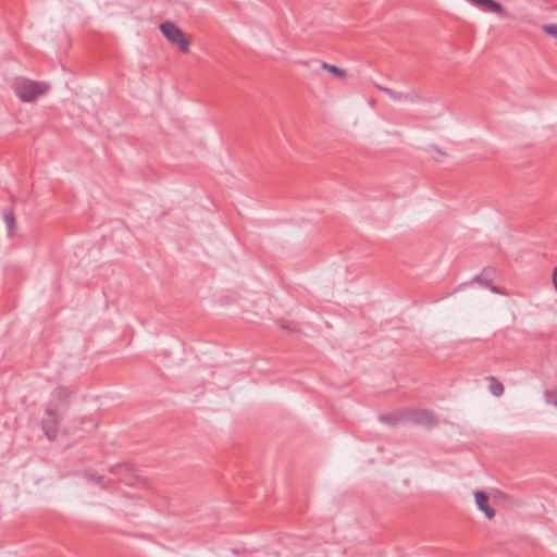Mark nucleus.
I'll use <instances>...</instances> for the list:
<instances>
[{"label":"nucleus","instance_id":"obj_6","mask_svg":"<svg viewBox=\"0 0 557 557\" xmlns=\"http://www.w3.org/2000/svg\"><path fill=\"white\" fill-rule=\"evenodd\" d=\"M376 88L385 92L392 100H407L411 102H416L420 100V95L417 91L413 92H397L388 87H384L381 85H376Z\"/></svg>","mask_w":557,"mask_h":557},{"label":"nucleus","instance_id":"obj_11","mask_svg":"<svg viewBox=\"0 0 557 557\" xmlns=\"http://www.w3.org/2000/svg\"><path fill=\"white\" fill-rule=\"evenodd\" d=\"M487 381L490 382V392L494 395V396H500L503 395L504 393V385L502 382H499L496 377L494 376H487Z\"/></svg>","mask_w":557,"mask_h":557},{"label":"nucleus","instance_id":"obj_17","mask_svg":"<svg viewBox=\"0 0 557 557\" xmlns=\"http://www.w3.org/2000/svg\"><path fill=\"white\" fill-rule=\"evenodd\" d=\"M552 281L555 289L557 290V267L553 271Z\"/></svg>","mask_w":557,"mask_h":557},{"label":"nucleus","instance_id":"obj_13","mask_svg":"<svg viewBox=\"0 0 557 557\" xmlns=\"http://www.w3.org/2000/svg\"><path fill=\"white\" fill-rule=\"evenodd\" d=\"M84 476L96 483L97 485H99L102 490H106L107 488V484H106V481H104V478L102 475H98L97 473L95 472H91V471H85L84 472Z\"/></svg>","mask_w":557,"mask_h":557},{"label":"nucleus","instance_id":"obj_5","mask_svg":"<svg viewBox=\"0 0 557 557\" xmlns=\"http://www.w3.org/2000/svg\"><path fill=\"white\" fill-rule=\"evenodd\" d=\"M110 473L120 475L121 480L127 485H135L138 481V475L135 473L134 468L129 463H117L110 468Z\"/></svg>","mask_w":557,"mask_h":557},{"label":"nucleus","instance_id":"obj_16","mask_svg":"<svg viewBox=\"0 0 557 557\" xmlns=\"http://www.w3.org/2000/svg\"><path fill=\"white\" fill-rule=\"evenodd\" d=\"M277 325L281 329L289 331V332H296L297 331V327H296V325L293 322H288V321H284V320H278L277 321Z\"/></svg>","mask_w":557,"mask_h":557},{"label":"nucleus","instance_id":"obj_14","mask_svg":"<svg viewBox=\"0 0 557 557\" xmlns=\"http://www.w3.org/2000/svg\"><path fill=\"white\" fill-rule=\"evenodd\" d=\"M544 400L546 404L557 407V388L545 391Z\"/></svg>","mask_w":557,"mask_h":557},{"label":"nucleus","instance_id":"obj_9","mask_svg":"<svg viewBox=\"0 0 557 557\" xmlns=\"http://www.w3.org/2000/svg\"><path fill=\"white\" fill-rule=\"evenodd\" d=\"M379 419L381 422H383L385 424L395 426V425L399 424L400 422L406 421L405 410L381 414L379 417Z\"/></svg>","mask_w":557,"mask_h":557},{"label":"nucleus","instance_id":"obj_3","mask_svg":"<svg viewBox=\"0 0 557 557\" xmlns=\"http://www.w3.org/2000/svg\"><path fill=\"white\" fill-rule=\"evenodd\" d=\"M160 30L163 36L172 44L178 47L183 53L189 52V41L183 30L173 22L166 21L160 24Z\"/></svg>","mask_w":557,"mask_h":557},{"label":"nucleus","instance_id":"obj_12","mask_svg":"<svg viewBox=\"0 0 557 557\" xmlns=\"http://www.w3.org/2000/svg\"><path fill=\"white\" fill-rule=\"evenodd\" d=\"M321 67L327 72H330L331 74L339 77V78H345L347 76V73L344 69H341L336 65H333V64H329L326 62H322L321 63Z\"/></svg>","mask_w":557,"mask_h":557},{"label":"nucleus","instance_id":"obj_8","mask_svg":"<svg viewBox=\"0 0 557 557\" xmlns=\"http://www.w3.org/2000/svg\"><path fill=\"white\" fill-rule=\"evenodd\" d=\"M491 272H493L492 269H484L482 274L474 276L473 280L470 281L469 283L475 282V283H479L481 286L488 288L490 290H492L495 294L506 295V293L504 290H502L499 287L495 286L491 280H488L484 276L485 274H488Z\"/></svg>","mask_w":557,"mask_h":557},{"label":"nucleus","instance_id":"obj_7","mask_svg":"<svg viewBox=\"0 0 557 557\" xmlns=\"http://www.w3.org/2000/svg\"><path fill=\"white\" fill-rule=\"evenodd\" d=\"M475 503L480 510H482L488 519L495 517V510L488 505V497L484 492L478 491L474 493Z\"/></svg>","mask_w":557,"mask_h":557},{"label":"nucleus","instance_id":"obj_15","mask_svg":"<svg viewBox=\"0 0 557 557\" xmlns=\"http://www.w3.org/2000/svg\"><path fill=\"white\" fill-rule=\"evenodd\" d=\"M542 30L549 37L557 39V24H544Z\"/></svg>","mask_w":557,"mask_h":557},{"label":"nucleus","instance_id":"obj_1","mask_svg":"<svg viewBox=\"0 0 557 557\" xmlns=\"http://www.w3.org/2000/svg\"><path fill=\"white\" fill-rule=\"evenodd\" d=\"M53 400L47 405L46 414L41 421V426L46 435L53 440L58 434V423L70 405V394L63 387H58L52 394Z\"/></svg>","mask_w":557,"mask_h":557},{"label":"nucleus","instance_id":"obj_2","mask_svg":"<svg viewBox=\"0 0 557 557\" xmlns=\"http://www.w3.org/2000/svg\"><path fill=\"white\" fill-rule=\"evenodd\" d=\"M13 89L22 101L32 102L45 95L49 90V85L27 78H17L13 83Z\"/></svg>","mask_w":557,"mask_h":557},{"label":"nucleus","instance_id":"obj_4","mask_svg":"<svg viewBox=\"0 0 557 557\" xmlns=\"http://www.w3.org/2000/svg\"><path fill=\"white\" fill-rule=\"evenodd\" d=\"M406 421L424 428H433L438 423L436 417L426 409H409L405 410Z\"/></svg>","mask_w":557,"mask_h":557},{"label":"nucleus","instance_id":"obj_10","mask_svg":"<svg viewBox=\"0 0 557 557\" xmlns=\"http://www.w3.org/2000/svg\"><path fill=\"white\" fill-rule=\"evenodd\" d=\"M3 220L7 224L9 236H13L16 228V220H15V213L13 209H5L3 210Z\"/></svg>","mask_w":557,"mask_h":557}]
</instances>
